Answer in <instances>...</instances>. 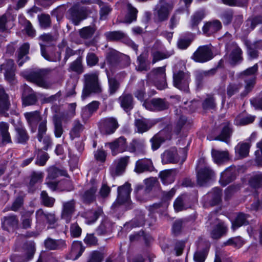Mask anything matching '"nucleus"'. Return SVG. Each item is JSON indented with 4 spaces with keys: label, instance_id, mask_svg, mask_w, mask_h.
<instances>
[{
    "label": "nucleus",
    "instance_id": "nucleus-1",
    "mask_svg": "<svg viewBox=\"0 0 262 262\" xmlns=\"http://www.w3.org/2000/svg\"><path fill=\"white\" fill-rule=\"evenodd\" d=\"M51 71L49 69H39L24 73V76L27 80L35 83L40 87L47 89L51 85L46 80Z\"/></svg>",
    "mask_w": 262,
    "mask_h": 262
},
{
    "label": "nucleus",
    "instance_id": "nucleus-2",
    "mask_svg": "<svg viewBox=\"0 0 262 262\" xmlns=\"http://www.w3.org/2000/svg\"><path fill=\"white\" fill-rule=\"evenodd\" d=\"M196 170L197 183L200 186L205 185L214 174V171L208 166L204 158L198 160Z\"/></svg>",
    "mask_w": 262,
    "mask_h": 262
},
{
    "label": "nucleus",
    "instance_id": "nucleus-3",
    "mask_svg": "<svg viewBox=\"0 0 262 262\" xmlns=\"http://www.w3.org/2000/svg\"><path fill=\"white\" fill-rule=\"evenodd\" d=\"M84 88L82 91V96L88 97L92 93H100L101 92V87L98 83V75L97 73H89L85 74Z\"/></svg>",
    "mask_w": 262,
    "mask_h": 262
},
{
    "label": "nucleus",
    "instance_id": "nucleus-4",
    "mask_svg": "<svg viewBox=\"0 0 262 262\" xmlns=\"http://www.w3.org/2000/svg\"><path fill=\"white\" fill-rule=\"evenodd\" d=\"M187 149L185 148L177 150L171 148L166 150L162 155V161L163 164L174 163L181 161L183 163L186 159Z\"/></svg>",
    "mask_w": 262,
    "mask_h": 262
},
{
    "label": "nucleus",
    "instance_id": "nucleus-5",
    "mask_svg": "<svg viewBox=\"0 0 262 262\" xmlns=\"http://www.w3.org/2000/svg\"><path fill=\"white\" fill-rule=\"evenodd\" d=\"M190 75L187 72L179 71L173 73V85L181 91L187 93L189 92Z\"/></svg>",
    "mask_w": 262,
    "mask_h": 262
},
{
    "label": "nucleus",
    "instance_id": "nucleus-6",
    "mask_svg": "<svg viewBox=\"0 0 262 262\" xmlns=\"http://www.w3.org/2000/svg\"><path fill=\"white\" fill-rule=\"evenodd\" d=\"M69 19L76 26L85 19L89 14L86 7L74 6L68 11Z\"/></svg>",
    "mask_w": 262,
    "mask_h": 262
},
{
    "label": "nucleus",
    "instance_id": "nucleus-7",
    "mask_svg": "<svg viewBox=\"0 0 262 262\" xmlns=\"http://www.w3.org/2000/svg\"><path fill=\"white\" fill-rule=\"evenodd\" d=\"M174 7V3L172 1L167 2L164 0H160L156 6L155 14L159 21L166 20Z\"/></svg>",
    "mask_w": 262,
    "mask_h": 262
},
{
    "label": "nucleus",
    "instance_id": "nucleus-8",
    "mask_svg": "<svg viewBox=\"0 0 262 262\" xmlns=\"http://www.w3.org/2000/svg\"><path fill=\"white\" fill-rule=\"evenodd\" d=\"M191 58L196 62H205L212 58V53L208 46H200L193 53Z\"/></svg>",
    "mask_w": 262,
    "mask_h": 262
},
{
    "label": "nucleus",
    "instance_id": "nucleus-9",
    "mask_svg": "<svg viewBox=\"0 0 262 262\" xmlns=\"http://www.w3.org/2000/svg\"><path fill=\"white\" fill-rule=\"evenodd\" d=\"M37 222H46L50 227L54 225L57 221V218L54 212L43 211L42 209L37 210L35 213Z\"/></svg>",
    "mask_w": 262,
    "mask_h": 262
},
{
    "label": "nucleus",
    "instance_id": "nucleus-10",
    "mask_svg": "<svg viewBox=\"0 0 262 262\" xmlns=\"http://www.w3.org/2000/svg\"><path fill=\"white\" fill-rule=\"evenodd\" d=\"M176 115L177 118L173 131L175 134H179L181 130L187 129L190 125L191 122L185 116L181 113V110H176Z\"/></svg>",
    "mask_w": 262,
    "mask_h": 262
},
{
    "label": "nucleus",
    "instance_id": "nucleus-11",
    "mask_svg": "<svg viewBox=\"0 0 262 262\" xmlns=\"http://www.w3.org/2000/svg\"><path fill=\"white\" fill-rule=\"evenodd\" d=\"M145 107L149 110H163L168 107V103L164 99H142Z\"/></svg>",
    "mask_w": 262,
    "mask_h": 262
},
{
    "label": "nucleus",
    "instance_id": "nucleus-12",
    "mask_svg": "<svg viewBox=\"0 0 262 262\" xmlns=\"http://www.w3.org/2000/svg\"><path fill=\"white\" fill-rule=\"evenodd\" d=\"M131 190L130 184L127 182L125 183L123 186L119 187L118 188L117 199L113 205L117 203L122 204L128 203L130 200Z\"/></svg>",
    "mask_w": 262,
    "mask_h": 262
},
{
    "label": "nucleus",
    "instance_id": "nucleus-13",
    "mask_svg": "<svg viewBox=\"0 0 262 262\" xmlns=\"http://www.w3.org/2000/svg\"><path fill=\"white\" fill-rule=\"evenodd\" d=\"M105 146H108L111 150L112 155L115 156L126 150V140L124 137H120L112 142L106 143Z\"/></svg>",
    "mask_w": 262,
    "mask_h": 262
},
{
    "label": "nucleus",
    "instance_id": "nucleus-14",
    "mask_svg": "<svg viewBox=\"0 0 262 262\" xmlns=\"http://www.w3.org/2000/svg\"><path fill=\"white\" fill-rule=\"evenodd\" d=\"M75 206L76 201L73 199L62 203L61 216L67 223L70 222L73 214L75 212Z\"/></svg>",
    "mask_w": 262,
    "mask_h": 262
},
{
    "label": "nucleus",
    "instance_id": "nucleus-15",
    "mask_svg": "<svg viewBox=\"0 0 262 262\" xmlns=\"http://www.w3.org/2000/svg\"><path fill=\"white\" fill-rule=\"evenodd\" d=\"M26 256L13 254L11 256L10 259L12 262H26L32 259L35 253V245L33 243L27 244L25 247Z\"/></svg>",
    "mask_w": 262,
    "mask_h": 262
},
{
    "label": "nucleus",
    "instance_id": "nucleus-16",
    "mask_svg": "<svg viewBox=\"0 0 262 262\" xmlns=\"http://www.w3.org/2000/svg\"><path fill=\"white\" fill-rule=\"evenodd\" d=\"M237 169L234 166H231L226 168L221 175L220 183L223 186H225L232 181L236 177Z\"/></svg>",
    "mask_w": 262,
    "mask_h": 262
},
{
    "label": "nucleus",
    "instance_id": "nucleus-17",
    "mask_svg": "<svg viewBox=\"0 0 262 262\" xmlns=\"http://www.w3.org/2000/svg\"><path fill=\"white\" fill-rule=\"evenodd\" d=\"M151 73L154 75L156 79H161L160 81H156L157 88L160 90L165 89L167 86L165 67L155 68L151 71Z\"/></svg>",
    "mask_w": 262,
    "mask_h": 262
},
{
    "label": "nucleus",
    "instance_id": "nucleus-18",
    "mask_svg": "<svg viewBox=\"0 0 262 262\" xmlns=\"http://www.w3.org/2000/svg\"><path fill=\"white\" fill-rule=\"evenodd\" d=\"M154 169L152 162L149 159H141L136 161L135 171L137 173H141L147 171H152Z\"/></svg>",
    "mask_w": 262,
    "mask_h": 262
},
{
    "label": "nucleus",
    "instance_id": "nucleus-19",
    "mask_svg": "<svg viewBox=\"0 0 262 262\" xmlns=\"http://www.w3.org/2000/svg\"><path fill=\"white\" fill-rule=\"evenodd\" d=\"M118 127V122L115 118H107L102 120L101 131L106 134H111L115 132Z\"/></svg>",
    "mask_w": 262,
    "mask_h": 262
},
{
    "label": "nucleus",
    "instance_id": "nucleus-20",
    "mask_svg": "<svg viewBox=\"0 0 262 262\" xmlns=\"http://www.w3.org/2000/svg\"><path fill=\"white\" fill-rule=\"evenodd\" d=\"M156 123L157 121L155 120L145 118L136 119L135 122V125L138 129V132L140 133H143L147 131Z\"/></svg>",
    "mask_w": 262,
    "mask_h": 262
},
{
    "label": "nucleus",
    "instance_id": "nucleus-21",
    "mask_svg": "<svg viewBox=\"0 0 262 262\" xmlns=\"http://www.w3.org/2000/svg\"><path fill=\"white\" fill-rule=\"evenodd\" d=\"M215 219L217 221V223L213 227V229L210 232V234L212 238L214 239H218L226 234L227 227L224 222L219 221L217 219Z\"/></svg>",
    "mask_w": 262,
    "mask_h": 262
},
{
    "label": "nucleus",
    "instance_id": "nucleus-22",
    "mask_svg": "<svg viewBox=\"0 0 262 262\" xmlns=\"http://www.w3.org/2000/svg\"><path fill=\"white\" fill-rule=\"evenodd\" d=\"M190 198L188 195L183 194L175 200L173 207L177 212L185 210L190 207Z\"/></svg>",
    "mask_w": 262,
    "mask_h": 262
},
{
    "label": "nucleus",
    "instance_id": "nucleus-23",
    "mask_svg": "<svg viewBox=\"0 0 262 262\" xmlns=\"http://www.w3.org/2000/svg\"><path fill=\"white\" fill-rule=\"evenodd\" d=\"M221 28V23L218 20H214L206 23L203 27L202 30L204 34L209 36L217 32Z\"/></svg>",
    "mask_w": 262,
    "mask_h": 262
},
{
    "label": "nucleus",
    "instance_id": "nucleus-24",
    "mask_svg": "<svg viewBox=\"0 0 262 262\" xmlns=\"http://www.w3.org/2000/svg\"><path fill=\"white\" fill-rule=\"evenodd\" d=\"M129 158V157L128 156H125L120 158L116 167L111 169V174L113 176H119L121 174L124 172L126 166L128 163Z\"/></svg>",
    "mask_w": 262,
    "mask_h": 262
},
{
    "label": "nucleus",
    "instance_id": "nucleus-25",
    "mask_svg": "<svg viewBox=\"0 0 262 262\" xmlns=\"http://www.w3.org/2000/svg\"><path fill=\"white\" fill-rule=\"evenodd\" d=\"M66 115L63 114L61 116L58 115H55L53 117L54 124V133L56 138L61 137L63 133V128L62 124V119L66 117Z\"/></svg>",
    "mask_w": 262,
    "mask_h": 262
},
{
    "label": "nucleus",
    "instance_id": "nucleus-26",
    "mask_svg": "<svg viewBox=\"0 0 262 262\" xmlns=\"http://www.w3.org/2000/svg\"><path fill=\"white\" fill-rule=\"evenodd\" d=\"M177 173L178 171L177 169H171L161 171L159 176L164 184H169L174 182Z\"/></svg>",
    "mask_w": 262,
    "mask_h": 262
},
{
    "label": "nucleus",
    "instance_id": "nucleus-27",
    "mask_svg": "<svg viewBox=\"0 0 262 262\" xmlns=\"http://www.w3.org/2000/svg\"><path fill=\"white\" fill-rule=\"evenodd\" d=\"M84 250L81 242H75L73 243L71 252L68 257L69 259L75 260L79 257Z\"/></svg>",
    "mask_w": 262,
    "mask_h": 262
},
{
    "label": "nucleus",
    "instance_id": "nucleus-28",
    "mask_svg": "<svg viewBox=\"0 0 262 262\" xmlns=\"http://www.w3.org/2000/svg\"><path fill=\"white\" fill-rule=\"evenodd\" d=\"M211 154L214 162L217 164H221L229 160L228 151H220L212 149Z\"/></svg>",
    "mask_w": 262,
    "mask_h": 262
},
{
    "label": "nucleus",
    "instance_id": "nucleus-29",
    "mask_svg": "<svg viewBox=\"0 0 262 262\" xmlns=\"http://www.w3.org/2000/svg\"><path fill=\"white\" fill-rule=\"evenodd\" d=\"M2 67V70L4 69L5 71V78L10 82L12 81L15 77L13 60L11 59L8 60L5 63L3 64Z\"/></svg>",
    "mask_w": 262,
    "mask_h": 262
},
{
    "label": "nucleus",
    "instance_id": "nucleus-30",
    "mask_svg": "<svg viewBox=\"0 0 262 262\" xmlns=\"http://www.w3.org/2000/svg\"><path fill=\"white\" fill-rule=\"evenodd\" d=\"M18 220L15 215L8 216L4 217L2 222L3 228L7 231L13 230L18 226Z\"/></svg>",
    "mask_w": 262,
    "mask_h": 262
},
{
    "label": "nucleus",
    "instance_id": "nucleus-31",
    "mask_svg": "<svg viewBox=\"0 0 262 262\" xmlns=\"http://www.w3.org/2000/svg\"><path fill=\"white\" fill-rule=\"evenodd\" d=\"M45 247L49 250H58L66 247V242L61 239L55 240L48 238L45 241Z\"/></svg>",
    "mask_w": 262,
    "mask_h": 262
},
{
    "label": "nucleus",
    "instance_id": "nucleus-32",
    "mask_svg": "<svg viewBox=\"0 0 262 262\" xmlns=\"http://www.w3.org/2000/svg\"><path fill=\"white\" fill-rule=\"evenodd\" d=\"M92 186L86 190L82 195L83 201L86 203H91L95 199V193L97 190V186L95 180L91 181Z\"/></svg>",
    "mask_w": 262,
    "mask_h": 262
},
{
    "label": "nucleus",
    "instance_id": "nucleus-33",
    "mask_svg": "<svg viewBox=\"0 0 262 262\" xmlns=\"http://www.w3.org/2000/svg\"><path fill=\"white\" fill-rule=\"evenodd\" d=\"M24 115L28 124L32 128L33 126L35 127L37 123L39 121H41V116L38 111L26 113ZM35 130V128L34 130L32 128L33 132H34Z\"/></svg>",
    "mask_w": 262,
    "mask_h": 262
},
{
    "label": "nucleus",
    "instance_id": "nucleus-34",
    "mask_svg": "<svg viewBox=\"0 0 262 262\" xmlns=\"http://www.w3.org/2000/svg\"><path fill=\"white\" fill-rule=\"evenodd\" d=\"M227 49L231 51L230 58L233 62H236L242 60V51L235 43L229 45Z\"/></svg>",
    "mask_w": 262,
    "mask_h": 262
},
{
    "label": "nucleus",
    "instance_id": "nucleus-35",
    "mask_svg": "<svg viewBox=\"0 0 262 262\" xmlns=\"http://www.w3.org/2000/svg\"><path fill=\"white\" fill-rule=\"evenodd\" d=\"M30 49V45L28 43H24L19 48L18 51L17 62L19 66H21L28 59L27 54Z\"/></svg>",
    "mask_w": 262,
    "mask_h": 262
},
{
    "label": "nucleus",
    "instance_id": "nucleus-36",
    "mask_svg": "<svg viewBox=\"0 0 262 262\" xmlns=\"http://www.w3.org/2000/svg\"><path fill=\"white\" fill-rule=\"evenodd\" d=\"M145 142L142 139H134L130 143L128 150L139 154L144 152Z\"/></svg>",
    "mask_w": 262,
    "mask_h": 262
},
{
    "label": "nucleus",
    "instance_id": "nucleus-37",
    "mask_svg": "<svg viewBox=\"0 0 262 262\" xmlns=\"http://www.w3.org/2000/svg\"><path fill=\"white\" fill-rule=\"evenodd\" d=\"M84 126L78 120H75L72 124V127L70 132V136L72 139L79 137L84 130Z\"/></svg>",
    "mask_w": 262,
    "mask_h": 262
},
{
    "label": "nucleus",
    "instance_id": "nucleus-38",
    "mask_svg": "<svg viewBox=\"0 0 262 262\" xmlns=\"http://www.w3.org/2000/svg\"><path fill=\"white\" fill-rule=\"evenodd\" d=\"M149 188H144L142 185H138L135 189L136 196L138 200L141 202H144L149 198Z\"/></svg>",
    "mask_w": 262,
    "mask_h": 262
},
{
    "label": "nucleus",
    "instance_id": "nucleus-39",
    "mask_svg": "<svg viewBox=\"0 0 262 262\" xmlns=\"http://www.w3.org/2000/svg\"><path fill=\"white\" fill-rule=\"evenodd\" d=\"M255 118V116L250 115L244 116L243 114H239L235 118L234 123L237 125H246L252 123Z\"/></svg>",
    "mask_w": 262,
    "mask_h": 262
},
{
    "label": "nucleus",
    "instance_id": "nucleus-40",
    "mask_svg": "<svg viewBox=\"0 0 262 262\" xmlns=\"http://www.w3.org/2000/svg\"><path fill=\"white\" fill-rule=\"evenodd\" d=\"M16 132V140L18 143H25L29 139V136L26 129L22 126H18L15 128Z\"/></svg>",
    "mask_w": 262,
    "mask_h": 262
},
{
    "label": "nucleus",
    "instance_id": "nucleus-41",
    "mask_svg": "<svg viewBox=\"0 0 262 262\" xmlns=\"http://www.w3.org/2000/svg\"><path fill=\"white\" fill-rule=\"evenodd\" d=\"M249 217L248 214L239 213L232 223V228L233 230H236L241 226L248 224L247 218Z\"/></svg>",
    "mask_w": 262,
    "mask_h": 262
},
{
    "label": "nucleus",
    "instance_id": "nucleus-42",
    "mask_svg": "<svg viewBox=\"0 0 262 262\" xmlns=\"http://www.w3.org/2000/svg\"><path fill=\"white\" fill-rule=\"evenodd\" d=\"M249 144L246 143H239L235 148V152L240 158L247 157L249 154Z\"/></svg>",
    "mask_w": 262,
    "mask_h": 262
},
{
    "label": "nucleus",
    "instance_id": "nucleus-43",
    "mask_svg": "<svg viewBox=\"0 0 262 262\" xmlns=\"http://www.w3.org/2000/svg\"><path fill=\"white\" fill-rule=\"evenodd\" d=\"M9 125L5 122H0V133L2 136V141L4 143L11 142L10 134L8 132Z\"/></svg>",
    "mask_w": 262,
    "mask_h": 262
},
{
    "label": "nucleus",
    "instance_id": "nucleus-44",
    "mask_svg": "<svg viewBox=\"0 0 262 262\" xmlns=\"http://www.w3.org/2000/svg\"><path fill=\"white\" fill-rule=\"evenodd\" d=\"M127 7L128 13L125 17L124 21L125 23L130 24L132 21L136 20L138 10L131 4H128Z\"/></svg>",
    "mask_w": 262,
    "mask_h": 262
},
{
    "label": "nucleus",
    "instance_id": "nucleus-45",
    "mask_svg": "<svg viewBox=\"0 0 262 262\" xmlns=\"http://www.w3.org/2000/svg\"><path fill=\"white\" fill-rule=\"evenodd\" d=\"M96 30L95 26L83 27L79 30L80 36L83 39H89L92 37Z\"/></svg>",
    "mask_w": 262,
    "mask_h": 262
},
{
    "label": "nucleus",
    "instance_id": "nucleus-46",
    "mask_svg": "<svg viewBox=\"0 0 262 262\" xmlns=\"http://www.w3.org/2000/svg\"><path fill=\"white\" fill-rule=\"evenodd\" d=\"M209 196L211 197L210 204L212 206L218 204L221 201L222 192L219 188H215L209 193Z\"/></svg>",
    "mask_w": 262,
    "mask_h": 262
},
{
    "label": "nucleus",
    "instance_id": "nucleus-47",
    "mask_svg": "<svg viewBox=\"0 0 262 262\" xmlns=\"http://www.w3.org/2000/svg\"><path fill=\"white\" fill-rule=\"evenodd\" d=\"M20 22H24V29L27 34L31 37H34L36 35V31L29 20L22 17L19 20Z\"/></svg>",
    "mask_w": 262,
    "mask_h": 262
},
{
    "label": "nucleus",
    "instance_id": "nucleus-48",
    "mask_svg": "<svg viewBox=\"0 0 262 262\" xmlns=\"http://www.w3.org/2000/svg\"><path fill=\"white\" fill-rule=\"evenodd\" d=\"M172 54L167 52H161L159 51H153L151 53L152 57V63H155L156 62L169 57Z\"/></svg>",
    "mask_w": 262,
    "mask_h": 262
},
{
    "label": "nucleus",
    "instance_id": "nucleus-49",
    "mask_svg": "<svg viewBox=\"0 0 262 262\" xmlns=\"http://www.w3.org/2000/svg\"><path fill=\"white\" fill-rule=\"evenodd\" d=\"M33 212V211H27L22 215L21 224L23 228L28 229L31 227L32 223L31 216Z\"/></svg>",
    "mask_w": 262,
    "mask_h": 262
},
{
    "label": "nucleus",
    "instance_id": "nucleus-50",
    "mask_svg": "<svg viewBox=\"0 0 262 262\" xmlns=\"http://www.w3.org/2000/svg\"><path fill=\"white\" fill-rule=\"evenodd\" d=\"M231 132V130L230 128L229 127V126L225 125L223 127L221 134L218 136L214 138V140H221L227 143L228 139L230 138Z\"/></svg>",
    "mask_w": 262,
    "mask_h": 262
},
{
    "label": "nucleus",
    "instance_id": "nucleus-51",
    "mask_svg": "<svg viewBox=\"0 0 262 262\" xmlns=\"http://www.w3.org/2000/svg\"><path fill=\"white\" fill-rule=\"evenodd\" d=\"M102 213L103 211L101 208H98L96 210L88 212L86 214L87 223L90 224L95 222Z\"/></svg>",
    "mask_w": 262,
    "mask_h": 262
},
{
    "label": "nucleus",
    "instance_id": "nucleus-52",
    "mask_svg": "<svg viewBox=\"0 0 262 262\" xmlns=\"http://www.w3.org/2000/svg\"><path fill=\"white\" fill-rule=\"evenodd\" d=\"M106 38L110 40H118L124 38L126 35L121 31L108 32L105 34Z\"/></svg>",
    "mask_w": 262,
    "mask_h": 262
},
{
    "label": "nucleus",
    "instance_id": "nucleus-53",
    "mask_svg": "<svg viewBox=\"0 0 262 262\" xmlns=\"http://www.w3.org/2000/svg\"><path fill=\"white\" fill-rule=\"evenodd\" d=\"M41 202L43 205L48 207H52L53 206L55 199L49 196L47 193L43 191L41 193Z\"/></svg>",
    "mask_w": 262,
    "mask_h": 262
},
{
    "label": "nucleus",
    "instance_id": "nucleus-54",
    "mask_svg": "<svg viewBox=\"0 0 262 262\" xmlns=\"http://www.w3.org/2000/svg\"><path fill=\"white\" fill-rule=\"evenodd\" d=\"M43 177V173L41 172H33L31 175L29 185L33 187L36 184L41 182Z\"/></svg>",
    "mask_w": 262,
    "mask_h": 262
},
{
    "label": "nucleus",
    "instance_id": "nucleus-55",
    "mask_svg": "<svg viewBox=\"0 0 262 262\" xmlns=\"http://www.w3.org/2000/svg\"><path fill=\"white\" fill-rule=\"evenodd\" d=\"M39 25L42 28H47L50 26L51 19L49 15L42 14L38 16Z\"/></svg>",
    "mask_w": 262,
    "mask_h": 262
},
{
    "label": "nucleus",
    "instance_id": "nucleus-56",
    "mask_svg": "<svg viewBox=\"0 0 262 262\" xmlns=\"http://www.w3.org/2000/svg\"><path fill=\"white\" fill-rule=\"evenodd\" d=\"M244 244V241L241 237H235L229 239L224 243L225 245H230L236 248H240Z\"/></svg>",
    "mask_w": 262,
    "mask_h": 262
},
{
    "label": "nucleus",
    "instance_id": "nucleus-57",
    "mask_svg": "<svg viewBox=\"0 0 262 262\" xmlns=\"http://www.w3.org/2000/svg\"><path fill=\"white\" fill-rule=\"evenodd\" d=\"M250 185L254 188H259L262 186V173L254 175L250 180Z\"/></svg>",
    "mask_w": 262,
    "mask_h": 262
},
{
    "label": "nucleus",
    "instance_id": "nucleus-58",
    "mask_svg": "<svg viewBox=\"0 0 262 262\" xmlns=\"http://www.w3.org/2000/svg\"><path fill=\"white\" fill-rule=\"evenodd\" d=\"M205 16L204 11H199L196 12L192 17L191 25L192 28L198 26Z\"/></svg>",
    "mask_w": 262,
    "mask_h": 262
},
{
    "label": "nucleus",
    "instance_id": "nucleus-59",
    "mask_svg": "<svg viewBox=\"0 0 262 262\" xmlns=\"http://www.w3.org/2000/svg\"><path fill=\"white\" fill-rule=\"evenodd\" d=\"M65 172L55 167H50L48 170V178L54 179L60 176L64 175Z\"/></svg>",
    "mask_w": 262,
    "mask_h": 262
},
{
    "label": "nucleus",
    "instance_id": "nucleus-60",
    "mask_svg": "<svg viewBox=\"0 0 262 262\" xmlns=\"http://www.w3.org/2000/svg\"><path fill=\"white\" fill-rule=\"evenodd\" d=\"M100 18L102 20L106 19L107 15L110 13L112 9L108 5L101 3L100 5Z\"/></svg>",
    "mask_w": 262,
    "mask_h": 262
},
{
    "label": "nucleus",
    "instance_id": "nucleus-61",
    "mask_svg": "<svg viewBox=\"0 0 262 262\" xmlns=\"http://www.w3.org/2000/svg\"><path fill=\"white\" fill-rule=\"evenodd\" d=\"M47 131V120H43L40 121L38 127V132L37 138L39 142L41 141L43 136L46 134Z\"/></svg>",
    "mask_w": 262,
    "mask_h": 262
},
{
    "label": "nucleus",
    "instance_id": "nucleus-62",
    "mask_svg": "<svg viewBox=\"0 0 262 262\" xmlns=\"http://www.w3.org/2000/svg\"><path fill=\"white\" fill-rule=\"evenodd\" d=\"M163 141L164 139L162 137L159 135H156L150 139L152 148L154 150L157 149Z\"/></svg>",
    "mask_w": 262,
    "mask_h": 262
},
{
    "label": "nucleus",
    "instance_id": "nucleus-63",
    "mask_svg": "<svg viewBox=\"0 0 262 262\" xmlns=\"http://www.w3.org/2000/svg\"><path fill=\"white\" fill-rule=\"evenodd\" d=\"M257 147L259 149L255 152L256 161L259 165L262 166V140L257 143Z\"/></svg>",
    "mask_w": 262,
    "mask_h": 262
},
{
    "label": "nucleus",
    "instance_id": "nucleus-64",
    "mask_svg": "<svg viewBox=\"0 0 262 262\" xmlns=\"http://www.w3.org/2000/svg\"><path fill=\"white\" fill-rule=\"evenodd\" d=\"M103 258V255L99 251H93L90 255L88 262H101Z\"/></svg>",
    "mask_w": 262,
    "mask_h": 262
}]
</instances>
